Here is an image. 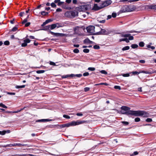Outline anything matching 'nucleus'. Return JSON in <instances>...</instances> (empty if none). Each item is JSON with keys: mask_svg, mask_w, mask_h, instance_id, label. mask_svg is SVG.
<instances>
[{"mask_svg": "<svg viewBox=\"0 0 156 156\" xmlns=\"http://www.w3.org/2000/svg\"><path fill=\"white\" fill-rule=\"evenodd\" d=\"M88 69L91 71H94L95 70V69L94 67H90L88 68Z\"/></svg>", "mask_w": 156, "mask_h": 156, "instance_id": "4c0bfd02", "label": "nucleus"}, {"mask_svg": "<svg viewBox=\"0 0 156 156\" xmlns=\"http://www.w3.org/2000/svg\"><path fill=\"white\" fill-rule=\"evenodd\" d=\"M30 22H27L26 23L25 25V26L26 27H28L30 26Z\"/></svg>", "mask_w": 156, "mask_h": 156, "instance_id": "13d9d810", "label": "nucleus"}, {"mask_svg": "<svg viewBox=\"0 0 156 156\" xmlns=\"http://www.w3.org/2000/svg\"><path fill=\"white\" fill-rule=\"evenodd\" d=\"M15 146L21 147L22 146H25L27 145V144H23L20 143H15Z\"/></svg>", "mask_w": 156, "mask_h": 156, "instance_id": "6ab92c4d", "label": "nucleus"}, {"mask_svg": "<svg viewBox=\"0 0 156 156\" xmlns=\"http://www.w3.org/2000/svg\"><path fill=\"white\" fill-rule=\"evenodd\" d=\"M119 41L120 42H121L122 41H125L126 43H129V41L127 38L120 39L119 40Z\"/></svg>", "mask_w": 156, "mask_h": 156, "instance_id": "a211bd4d", "label": "nucleus"}, {"mask_svg": "<svg viewBox=\"0 0 156 156\" xmlns=\"http://www.w3.org/2000/svg\"><path fill=\"white\" fill-rule=\"evenodd\" d=\"M130 47L129 46H126L122 48V50L123 51L128 50L129 49Z\"/></svg>", "mask_w": 156, "mask_h": 156, "instance_id": "4be33fe9", "label": "nucleus"}, {"mask_svg": "<svg viewBox=\"0 0 156 156\" xmlns=\"http://www.w3.org/2000/svg\"><path fill=\"white\" fill-rule=\"evenodd\" d=\"M25 14L24 12H21L19 13V16L21 17L22 16L23 14Z\"/></svg>", "mask_w": 156, "mask_h": 156, "instance_id": "e2e57ef3", "label": "nucleus"}, {"mask_svg": "<svg viewBox=\"0 0 156 156\" xmlns=\"http://www.w3.org/2000/svg\"><path fill=\"white\" fill-rule=\"evenodd\" d=\"M93 48L95 49H100V47L99 45H95L93 46Z\"/></svg>", "mask_w": 156, "mask_h": 156, "instance_id": "473e14b6", "label": "nucleus"}, {"mask_svg": "<svg viewBox=\"0 0 156 156\" xmlns=\"http://www.w3.org/2000/svg\"><path fill=\"white\" fill-rule=\"evenodd\" d=\"M139 62L141 63H144L145 61L144 60H141L139 61Z\"/></svg>", "mask_w": 156, "mask_h": 156, "instance_id": "0e129e2a", "label": "nucleus"}, {"mask_svg": "<svg viewBox=\"0 0 156 156\" xmlns=\"http://www.w3.org/2000/svg\"><path fill=\"white\" fill-rule=\"evenodd\" d=\"M41 30H50V25H48V26H44L43 27V28L41 29Z\"/></svg>", "mask_w": 156, "mask_h": 156, "instance_id": "2eb2a0df", "label": "nucleus"}, {"mask_svg": "<svg viewBox=\"0 0 156 156\" xmlns=\"http://www.w3.org/2000/svg\"><path fill=\"white\" fill-rule=\"evenodd\" d=\"M90 88L88 87H86L84 88V91L85 92H87L89 90H90Z\"/></svg>", "mask_w": 156, "mask_h": 156, "instance_id": "3c124183", "label": "nucleus"}, {"mask_svg": "<svg viewBox=\"0 0 156 156\" xmlns=\"http://www.w3.org/2000/svg\"><path fill=\"white\" fill-rule=\"evenodd\" d=\"M83 51L85 53H88L89 52V50L88 49H84L83 50Z\"/></svg>", "mask_w": 156, "mask_h": 156, "instance_id": "58836bf2", "label": "nucleus"}, {"mask_svg": "<svg viewBox=\"0 0 156 156\" xmlns=\"http://www.w3.org/2000/svg\"><path fill=\"white\" fill-rule=\"evenodd\" d=\"M45 71L44 70H39L36 71V73L38 74L42 73H44Z\"/></svg>", "mask_w": 156, "mask_h": 156, "instance_id": "a878e982", "label": "nucleus"}, {"mask_svg": "<svg viewBox=\"0 0 156 156\" xmlns=\"http://www.w3.org/2000/svg\"><path fill=\"white\" fill-rule=\"evenodd\" d=\"M89 75V73L88 72H85L83 73V75L84 76H87Z\"/></svg>", "mask_w": 156, "mask_h": 156, "instance_id": "4d7b16f0", "label": "nucleus"}, {"mask_svg": "<svg viewBox=\"0 0 156 156\" xmlns=\"http://www.w3.org/2000/svg\"><path fill=\"white\" fill-rule=\"evenodd\" d=\"M69 77H70L69 75H64L62 76V78H66Z\"/></svg>", "mask_w": 156, "mask_h": 156, "instance_id": "603ef678", "label": "nucleus"}, {"mask_svg": "<svg viewBox=\"0 0 156 156\" xmlns=\"http://www.w3.org/2000/svg\"><path fill=\"white\" fill-rule=\"evenodd\" d=\"M27 21V19H25L22 22V23L23 24L26 23Z\"/></svg>", "mask_w": 156, "mask_h": 156, "instance_id": "052dcab7", "label": "nucleus"}, {"mask_svg": "<svg viewBox=\"0 0 156 156\" xmlns=\"http://www.w3.org/2000/svg\"><path fill=\"white\" fill-rule=\"evenodd\" d=\"M84 42L85 43H89L90 44H93L94 43L93 42L90 41L88 38L85 39L84 41Z\"/></svg>", "mask_w": 156, "mask_h": 156, "instance_id": "4468645a", "label": "nucleus"}, {"mask_svg": "<svg viewBox=\"0 0 156 156\" xmlns=\"http://www.w3.org/2000/svg\"><path fill=\"white\" fill-rule=\"evenodd\" d=\"M55 2V3H58V6H60L61 5H62L63 7L65 9H70V7H65V5H64V2H60V1H54Z\"/></svg>", "mask_w": 156, "mask_h": 156, "instance_id": "9b49d317", "label": "nucleus"}, {"mask_svg": "<svg viewBox=\"0 0 156 156\" xmlns=\"http://www.w3.org/2000/svg\"><path fill=\"white\" fill-rule=\"evenodd\" d=\"M27 45V44L25 43V42H24L23 43L21 44V46L23 47H25Z\"/></svg>", "mask_w": 156, "mask_h": 156, "instance_id": "864d4df0", "label": "nucleus"}, {"mask_svg": "<svg viewBox=\"0 0 156 156\" xmlns=\"http://www.w3.org/2000/svg\"><path fill=\"white\" fill-rule=\"evenodd\" d=\"M55 24L56 27L57 28L62 27L63 26V24L62 23H57Z\"/></svg>", "mask_w": 156, "mask_h": 156, "instance_id": "dca6fc26", "label": "nucleus"}, {"mask_svg": "<svg viewBox=\"0 0 156 156\" xmlns=\"http://www.w3.org/2000/svg\"><path fill=\"white\" fill-rule=\"evenodd\" d=\"M52 21V20L51 19H48L47 20H46L45 21L46 23H50Z\"/></svg>", "mask_w": 156, "mask_h": 156, "instance_id": "5fc2aeb1", "label": "nucleus"}, {"mask_svg": "<svg viewBox=\"0 0 156 156\" xmlns=\"http://www.w3.org/2000/svg\"><path fill=\"white\" fill-rule=\"evenodd\" d=\"M63 117L67 119H69L70 118L69 116L66 115H63Z\"/></svg>", "mask_w": 156, "mask_h": 156, "instance_id": "49530a36", "label": "nucleus"}, {"mask_svg": "<svg viewBox=\"0 0 156 156\" xmlns=\"http://www.w3.org/2000/svg\"><path fill=\"white\" fill-rule=\"evenodd\" d=\"M75 77H80L82 76V75L81 74H75Z\"/></svg>", "mask_w": 156, "mask_h": 156, "instance_id": "bf43d9fd", "label": "nucleus"}, {"mask_svg": "<svg viewBox=\"0 0 156 156\" xmlns=\"http://www.w3.org/2000/svg\"><path fill=\"white\" fill-rule=\"evenodd\" d=\"M73 52L75 53H78L79 52V50L78 49L76 48L73 50Z\"/></svg>", "mask_w": 156, "mask_h": 156, "instance_id": "f704fd0d", "label": "nucleus"}, {"mask_svg": "<svg viewBox=\"0 0 156 156\" xmlns=\"http://www.w3.org/2000/svg\"><path fill=\"white\" fill-rule=\"evenodd\" d=\"M139 152L137 151H135L133 152V153L132 154H130V156H133L134 155H136L138 154Z\"/></svg>", "mask_w": 156, "mask_h": 156, "instance_id": "5701e85b", "label": "nucleus"}, {"mask_svg": "<svg viewBox=\"0 0 156 156\" xmlns=\"http://www.w3.org/2000/svg\"><path fill=\"white\" fill-rule=\"evenodd\" d=\"M25 86V85H23L22 86H16V88L17 89L24 88Z\"/></svg>", "mask_w": 156, "mask_h": 156, "instance_id": "cd10ccee", "label": "nucleus"}, {"mask_svg": "<svg viewBox=\"0 0 156 156\" xmlns=\"http://www.w3.org/2000/svg\"><path fill=\"white\" fill-rule=\"evenodd\" d=\"M121 109L122 110L126 111L125 112H123V111H121V113L123 114H126L127 115H131L136 116L144 115V116L148 117L149 115L148 112L144 111L130 110V108L125 106H122L121 108Z\"/></svg>", "mask_w": 156, "mask_h": 156, "instance_id": "f257e3e1", "label": "nucleus"}, {"mask_svg": "<svg viewBox=\"0 0 156 156\" xmlns=\"http://www.w3.org/2000/svg\"><path fill=\"white\" fill-rule=\"evenodd\" d=\"M0 107H2V108H7V107L5 105H4L2 103H0Z\"/></svg>", "mask_w": 156, "mask_h": 156, "instance_id": "c756f323", "label": "nucleus"}, {"mask_svg": "<svg viewBox=\"0 0 156 156\" xmlns=\"http://www.w3.org/2000/svg\"><path fill=\"white\" fill-rule=\"evenodd\" d=\"M76 115L78 116H82L83 115V114L81 113H77Z\"/></svg>", "mask_w": 156, "mask_h": 156, "instance_id": "69168bd1", "label": "nucleus"}, {"mask_svg": "<svg viewBox=\"0 0 156 156\" xmlns=\"http://www.w3.org/2000/svg\"><path fill=\"white\" fill-rule=\"evenodd\" d=\"M136 7L134 5L128 6L125 5L123 6L120 10L119 12L122 13L126 12H131L136 9Z\"/></svg>", "mask_w": 156, "mask_h": 156, "instance_id": "20e7f679", "label": "nucleus"}, {"mask_svg": "<svg viewBox=\"0 0 156 156\" xmlns=\"http://www.w3.org/2000/svg\"><path fill=\"white\" fill-rule=\"evenodd\" d=\"M55 3H52L51 4V6L53 7V8H55L56 7V4H55Z\"/></svg>", "mask_w": 156, "mask_h": 156, "instance_id": "de8ad7c7", "label": "nucleus"}, {"mask_svg": "<svg viewBox=\"0 0 156 156\" xmlns=\"http://www.w3.org/2000/svg\"><path fill=\"white\" fill-rule=\"evenodd\" d=\"M131 47L133 49H135L138 47V46L137 44H132L131 45Z\"/></svg>", "mask_w": 156, "mask_h": 156, "instance_id": "412c9836", "label": "nucleus"}, {"mask_svg": "<svg viewBox=\"0 0 156 156\" xmlns=\"http://www.w3.org/2000/svg\"><path fill=\"white\" fill-rule=\"evenodd\" d=\"M98 4H94V6L92 10L94 11H98L102 9L99 2H98Z\"/></svg>", "mask_w": 156, "mask_h": 156, "instance_id": "1a4fd4ad", "label": "nucleus"}, {"mask_svg": "<svg viewBox=\"0 0 156 156\" xmlns=\"http://www.w3.org/2000/svg\"><path fill=\"white\" fill-rule=\"evenodd\" d=\"M78 12L76 10H73L67 11L65 14V16L70 18H73L78 16Z\"/></svg>", "mask_w": 156, "mask_h": 156, "instance_id": "7ed1b4c3", "label": "nucleus"}, {"mask_svg": "<svg viewBox=\"0 0 156 156\" xmlns=\"http://www.w3.org/2000/svg\"><path fill=\"white\" fill-rule=\"evenodd\" d=\"M15 143L14 144H7L3 146L4 147H14L15 146Z\"/></svg>", "mask_w": 156, "mask_h": 156, "instance_id": "f3484780", "label": "nucleus"}, {"mask_svg": "<svg viewBox=\"0 0 156 156\" xmlns=\"http://www.w3.org/2000/svg\"><path fill=\"white\" fill-rule=\"evenodd\" d=\"M5 113H14L13 111H7L5 112Z\"/></svg>", "mask_w": 156, "mask_h": 156, "instance_id": "338daca9", "label": "nucleus"}, {"mask_svg": "<svg viewBox=\"0 0 156 156\" xmlns=\"http://www.w3.org/2000/svg\"><path fill=\"white\" fill-rule=\"evenodd\" d=\"M17 29H18V27H14L12 29L11 31H13V32H14V31H16V30H17Z\"/></svg>", "mask_w": 156, "mask_h": 156, "instance_id": "a19ab883", "label": "nucleus"}, {"mask_svg": "<svg viewBox=\"0 0 156 156\" xmlns=\"http://www.w3.org/2000/svg\"><path fill=\"white\" fill-rule=\"evenodd\" d=\"M95 2H99L102 9L108 6L112 3V1H105L104 2L102 1H95Z\"/></svg>", "mask_w": 156, "mask_h": 156, "instance_id": "39448f33", "label": "nucleus"}, {"mask_svg": "<svg viewBox=\"0 0 156 156\" xmlns=\"http://www.w3.org/2000/svg\"><path fill=\"white\" fill-rule=\"evenodd\" d=\"M6 133V131L5 130L3 131H1V135H5Z\"/></svg>", "mask_w": 156, "mask_h": 156, "instance_id": "774afa93", "label": "nucleus"}, {"mask_svg": "<svg viewBox=\"0 0 156 156\" xmlns=\"http://www.w3.org/2000/svg\"><path fill=\"white\" fill-rule=\"evenodd\" d=\"M4 44L5 45L8 46L10 44V42L8 41H6L4 42Z\"/></svg>", "mask_w": 156, "mask_h": 156, "instance_id": "2f4dec72", "label": "nucleus"}, {"mask_svg": "<svg viewBox=\"0 0 156 156\" xmlns=\"http://www.w3.org/2000/svg\"><path fill=\"white\" fill-rule=\"evenodd\" d=\"M122 123L124 125H127L129 124V122L126 121H122Z\"/></svg>", "mask_w": 156, "mask_h": 156, "instance_id": "ea45409f", "label": "nucleus"}, {"mask_svg": "<svg viewBox=\"0 0 156 156\" xmlns=\"http://www.w3.org/2000/svg\"><path fill=\"white\" fill-rule=\"evenodd\" d=\"M80 11L84 12L89 10L91 9L90 5L87 4L86 5H82L79 7Z\"/></svg>", "mask_w": 156, "mask_h": 156, "instance_id": "423d86ee", "label": "nucleus"}, {"mask_svg": "<svg viewBox=\"0 0 156 156\" xmlns=\"http://www.w3.org/2000/svg\"><path fill=\"white\" fill-rule=\"evenodd\" d=\"M117 16L116 13L113 12L112 13V16L113 18H115Z\"/></svg>", "mask_w": 156, "mask_h": 156, "instance_id": "8fccbe9b", "label": "nucleus"}, {"mask_svg": "<svg viewBox=\"0 0 156 156\" xmlns=\"http://www.w3.org/2000/svg\"><path fill=\"white\" fill-rule=\"evenodd\" d=\"M147 47L148 48H151L152 50H154L155 48V47L154 46H151L150 45H147Z\"/></svg>", "mask_w": 156, "mask_h": 156, "instance_id": "7c9ffc66", "label": "nucleus"}, {"mask_svg": "<svg viewBox=\"0 0 156 156\" xmlns=\"http://www.w3.org/2000/svg\"><path fill=\"white\" fill-rule=\"evenodd\" d=\"M25 108H26V107H24V108H21V109H20V110H18L16 111H14L13 112H14V113H17L19 112H21L22 110H23Z\"/></svg>", "mask_w": 156, "mask_h": 156, "instance_id": "72a5a7b5", "label": "nucleus"}, {"mask_svg": "<svg viewBox=\"0 0 156 156\" xmlns=\"http://www.w3.org/2000/svg\"><path fill=\"white\" fill-rule=\"evenodd\" d=\"M139 45L140 47H142L144 46V43L143 42L141 41L139 43Z\"/></svg>", "mask_w": 156, "mask_h": 156, "instance_id": "c85d7f7f", "label": "nucleus"}, {"mask_svg": "<svg viewBox=\"0 0 156 156\" xmlns=\"http://www.w3.org/2000/svg\"><path fill=\"white\" fill-rule=\"evenodd\" d=\"M37 122H45L44 119H39L37 120Z\"/></svg>", "mask_w": 156, "mask_h": 156, "instance_id": "680f3d73", "label": "nucleus"}, {"mask_svg": "<svg viewBox=\"0 0 156 156\" xmlns=\"http://www.w3.org/2000/svg\"><path fill=\"white\" fill-rule=\"evenodd\" d=\"M49 64L51 65H53L54 66H56L55 63L53 62H50Z\"/></svg>", "mask_w": 156, "mask_h": 156, "instance_id": "6e6d98bb", "label": "nucleus"}, {"mask_svg": "<svg viewBox=\"0 0 156 156\" xmlns=\"http://www.w3.org/2000/svg\"><path fill=\"white\" fill-rule=\"evenodd\" d=\"M100 72L101 74H106V75L107 74V72L105 70H102L100 71Z\"/></svg>", "mask_w": 156, "mask_h": 156, "instance_id": "e433bc0d", "label": "nucleus"}, {"mask_svg": "<svg viewBox=\"0 0 156 156\" xmlns=\"http://www.w3.org/2000/svg\"><path fill=\"white\" fill-rule=\"evenodd\" d=\"M31 40H30L29 39H25L23 41L24 42H25L27 44V43H29Z\"/></svg>", "mask_w": 156, "mask_h": 156, "instance_id": "c9c22d12", "label": "nucleus"}, {"mask_svg": "<svg viewBox=\"0 0 156 156\" xmlns=\"http://www.w3.org/2000/svg\"><path fill=\"white\" fill-rule=\"evenodd\" d=\"M41 14L43 16H46L48 14V12H46L44 11H42L41 12Z\"/></svg>", "mask_w": 156, "mask_h": 156, "instance_id": "393cba45", "label": "nucleus"}, {"mask_svg": "<svg viewBox=\"0 0 156 156\" xmlns=\"http://www.w3.org/2000/svg\"><path fill=\"white\" fill-rule=\"evenodd\" d=\"M132 73L134 75H138L140 73H144L146 74H151V73L149 71H140L139 72L137 71H133Z\"/></svg>", "mask_w": 156, "mask_h": 156, "instance_id": "9d476101", "label": "nucleus"}, {"mask_svg": "<svg viewBox=\"0 0 156 156\" xmlns=\"http://www.w3.org/2000/svg\"><path fill=\"white\" fill-rule=\"evenodd\" d=\"M134 120L135 122H137L140 121V119L139 118L137 117L135 118Z\"/></svg>", "mask_w": 156, "mask_h": 156, "instance_id": "a18cd8bd", "label": "nucleus"}, {"mask_svg": "<svg viewBox=\"0 0 156 156\" xmlns=\"http://www.w3.org/2000/svg\"><path fill=\"white\" fill-rule=\"evenodd\" d=\"M114 88L115 89H118L119 90H120L121 89V87L119 86H115Z\"/></svg>", "mask_w": 156, "mask_h": 156, "instance_id": "37998d69", "label": "nucleus"}, {"mask_svg": "<svg viewBox=\"0 0 156 156\" xmlns=\"http://www.w3.org/2000/svg\"><path fill=\"white\" fill-rule=\"evenodd\" d=\"M50 25V30H53L56 28L55 24V23Z\"/></svg>", "mask_w": 156, "mask_h": 156, "instance_id": "aec40b11", "label": "nucleus"}, {"mask_svg": "<svg viewBox=\"0 0 156 156\" xmlns=\"http://www.w3.org/2000/svg\"><path fill=\"white\" fill-rule=\"evenodd\" d=\"M128 33H140L141 32V31H136L135 30H130L127 32Z\"/></svg>", "mask_w": 156, "mask_h": 156, "instance_id": "bb28decb", "label": "nucleus"}, {"mask_svg": "<svg viewBox=\"0 0 156 156\" xmlns=\"http://www.w3.org/2000/svg\"><path fill=\"white\" fill-rule=\"evenodd\" d=\"M89 122L88 121L77 120L76 121H73L70 122H68L67 123L64 124V127H68L70 126H74L78 125L80 124L83 123H87Z\"/></svg>", "mask_w": 156, "mask_h": 156, "instance_id": "f03ea898", "label": "nucleus"}, {"mask_svg": "<svg viewBox=\"0 0 156 156\" xmlns=\"http://www.w3.org/2000/svg\"><path fill=\"white\" fill-rule=\"evenodd\" d=\"M148 7L149 9H153L155 10H156V5H148Z\"/></svg>", "mask_w": 156, "mask_h": 156, "instance_id": "ddd939ff", "label": "nucleus"}, {"mask_svg": "<svg viewBox=\"0 0 156 156\" xmlns=\"http://www.w3.org/2000/svg\"><path fill=\"white\" fill-rule=\"evenodd\" d=\"M122 75L124 77H128L129 76V73L122 74Z\"/></svg>", "mask_w": 156, "mask_h": 156, "instance_id": "79ce46f5", "label": "nucleus"}, {"mask_svg": "<svg viewBox=\"0 0 156 156\" xmlns=\"http://www.w3.org/2000/svg\"><path fill=\"white\" fill-rule=\"evenodd\" d=\"M130 35H131V34H122L121 36L122 37H128Z\"/></svg>", "mask_w": 156, "mask_h": 156, "instance_id": "b1692460", "label": "nucleus"}, {"mask_svg": "<svg viewBox=\"0 0 156 156\" xmlns=\"http://www.w3.org/2000/svg\"><path fill=\"white\" fill-rule=\"evenodd\" d=\"M94 29L95 27L93 26H90L86 28L87 32L91 33L93 35H94L93 34L94 33Z\"/></svg>", "mask_w": 156, "mask_h": 156, "instance_id": "6e6552de", "label": "nucleus"}, {"mask_svg": "<svg viewBox=\"0 0 156 156\" xmlns=\"http://www.w3.org/2000/svg\"><path fill=\"white\" fill-rule=\"evenodd\" d=\"M152 121V120L151 118H147L146 119V121L147 122H151Z\"/></svg>", "mask_w": 156, "mask_h": 156, "instance_id": "c03bdc74", "label": "nucleus"}, {"mask_svg": "<svg viewBox=\"0 0 156 156\" xmlns=\"http://www.w3.org/2000/svg\"><path fill=\"white\" fill-rule=\"evenodd\" d=\"M50 33L53 35L56 36H61L63 37L64 36V34L62 33H54L52 31H50Z\"/></svg>", "mask_w": 156, "mask_h": 156, "instance_id": "f8f14e48", "label": "nucleus"}, {"mask_svg": "<svg viewBox=\"0 0 156 156\" xmlns=\"http://www.w3.org/2000/svg\"><path fill=\"white\" fill-rule=\"evenodd\" d=\"M129 38L128 39V40H133L134 39V37L133 36H131V35L129 36Z\"/></svg>", "mask_w": 156, "mask_h": 156, "instance_id": "09e8293b", "label": "nucleus"}, {"mask_svg": "<svg viewBox=\"0 0 156 156\" xmlns=\"http://www.w3.org/2000/svg\"><path fill=\"white\" fill-rule=\"evenodd\" d=\"M109 34V32L105 30V29L101 28L100 31L97 32L94 34V35H107Z\"/></svg>", "mask_w": 156, "mask_h": 156, "instance_id": "0eeeda50", "label": "nucleus"}]
</instances>
